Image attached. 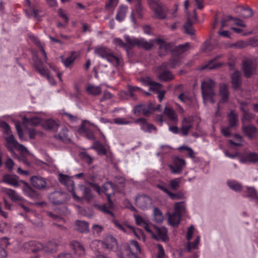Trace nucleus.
<instances>
[{"instance_id":"obj_19","label":"nucleus","mask_w":258,"mask_h":258,"mask_svg":"<svg viewBox=\"0 0 258 258\" xmlns=\"http://www.w3.org/2000/svg\"><path fill=\"white\" fill-rule=\"evenodd\" d=\"M136 223L138 225L143 226L147 232L153 234V231L150 229L149 225V219L147 217H143L138 214H134Z\"/></svg>"},{"instance_id":"obj_31","label":"nucleus","mask_w":258,"mask_h":258,"mask_svg":"<svg viewBox=\"0 0 258 258\" xmlns=\"http://www.w3.org/2000/svg\"><path fill=\"white\" fill-rule=\"evenodd\" d=\"M43 120L37 116H34L30 118H27L24 117L23 119V122L25 125L37 126L41 125L42 126Z\"/></svg>"},{"instance_id":"obj_48","label":"nucleus","mask_w":258,"mask_h":258,"mask_svg":"<svg viewBox=\"0 0 258 258\" xmlns=\"http://www.w3.org/2000/svg\"><path fill=\"white\" fill-rule=\"evenodd\" d=\"M185 203L183 202H178L175 204L174 206V211L178 215L182 216L185 213Z\"/></svg>"},{"instance_id":"obj_16","label":"nucleus","mask_w":258,"mask_h":258,"mask_svg":"<svg viewBox=\"0 0 258 258\" xmlns=\"http://www.w3.org/2000/svg\"><path fill=\"white\" fill-rule=\"evenodd\" d=\"M113 224L118 229L126 233H134L137 235L136 231L134 227L130 225L127 223H122L118 220H114L112 221Z\"/></svg>"},{"instance_id":"obj_3","label":"nucleus","mask_w":258,"mask_h":258,"mask_svg":"<svg viewBox=\"0 0 258 258\" xmlns=\"http://www.w3.org/2000/svg\"><path fill=\"white\" fill-rule=\"evenodd\" d=\"M96 126L88 120H84L82 121L80 127L79 128V132L90 140H94L95 139L94 132Z\"/></svg>"},{"instance_id":"obj_20","label":"nucleus","mask_w":258,"mask_h":258,"mask_svg":"<svg viewBox=\"0 0 258 258\" xmlns=\"http://www.w3.org/2000/svg\"><path fill=\"white\" fill-rule=\"evenodd\" d=\"M23 247L26 249L29 252H35L39 251L41 249H44V250L48 252H50V250H47L43 247L40 243L36 242L35 241H29L24 243Z\"/></svg>"},{"instance_id":"obj_9","label":"nucleus","mask_w":258,"mask_h":258,"mask_svg":"<svg viewBox=\"0 0 258 258\" xmlns=\"http://www.w3.org/2000/svg\"><path fill=\"white\" fill-rule=\"evenodd\" d=\"M96 190L99 194H100L101 192L105 193L109 201L110 200V196L114 194L116 190L115 186L111 181L105 182L102 188L96 185Z\"/></svg>"},{"instance_id":"obj_24","label":"nucleus","mask_w":258,"mask_h":258,"mask_svg":"<svg viewBox=\"0 0 258 258\" xmlns=\"http://www.w3.org/2000/svg\"><path fill=\"white\" fill-rule=\"evenodd\" d=\"M1 191L8 195L11 199L14 202L22 201L23 200V198L19 195L14 190L5 187H1Z\"/></svg>"},{"instance_id":"obj_54","label":"nucleus","mask_w":258,"mask_h":258,"mask_svg":"<svg viewBox=\"0 0 258 258\" xmlns=\"http://www.w3.org/2000/svg\"><path fill=\"white\" fill-rule=\"evenodd\" d=\"M227 184L231 189L235 191H240L242 187L241 184L235 180L227 181Z\"/></svg>"},{"instance_id":"obj_40","label":"nucleus","mask_w":258,"mask_h":258,"mask_svg":"<svg viewBox=\"0 0 258 258\" xmlns=\"http://www.w3.org/2000/svg\"><path fill=\"white\" fill-rule=\"evenodd\" d=\"M134 113H150L151 111H155L154 109L151 108L148 104H141L137 106L134 108Z\"/></svg>"},{"instance_id":"obj_8","label":"nucleus","mask_w":258,"mask_h":258,"mask_svg":"<svg viewBox=\"0 0 258 258\" xmlns=\"http://www.w3.org/2000/svg\"><path fill=\"white\" fill-rule=\"evenodd\" d=\"M167 66L166 63H163L158 67L155 70L160 80L167 81L171 80L174 78V75L170 72L167 70Z\"/></svg>"},{"instance_id":"obj_44","label":"nucleus","mask_w":258,"mask_h":258,"mask_svg":"<svg viewBox=\"0 0 258 258\" xmlns=\"http://www.w3.org/2000/svg\"><path fill=\"white\" fill-rule=\"evenodd\" d=\"M181 216L174 212V213L170 215L168 218V222L170 225L172 226H176L179 223L180 217Z\"/></svg>"},{"instance_id":"obj_60","label":"nucleus","mask_w":258,"mask_h":258,"mask_svg":"<svg viewBox=\"0 0 258 258\" xmlns=\"http://www.w3.org/2000/svg\"><path fill=\"white\" fill-rule=\"evenodd\" d=\"M84 195L82 198H80L81 201L82 199L86 200L88 202L90 201L92 198V195L91 193V190L87 187H84L83 189Z\"/></svg>"},{"instance_id":"obj_39","label":"nucleus","mask_w":258,"mask_h":258,"mask_svg":"<svg viewBox=\"0 0 258 258\" xmlns=\"http://www.w3.org/2000/svg\"><path fill=\"white\" fill-rule=\"evenodd\" d=\"M127 7L125 6H120L116 15V19L119 22H121L124 20L127 12Z\"/></svg>"},{"instance_id":"obj_64","label":"nucleus","mask_w":258,"mask_h":258,"mask_svg":"<svg viewBox=\"0 0 258 258\" xmlns=\"http://www.w3.org/2000/svg\"><path fill=\"white\" fill-rule=\"evenodd\" d=\"M43 133L40 131H37L35 129L32 128L29 130V136L30 139H35L37 136L42 137Z\"/></svg>"},{"instance_id":"obj_12","label":"nucleus","mask_w":258,"mask_h":258,"mask_svg":"<svg viewBox=\"0 0 258 258\" xmlns=\"http://www.w3.org/2000/svg\"><path fill=\"white\" fill-rule=\"evenodd\" d=\"M125 251L128 254L126 258H131V256L137 258V254L141 252V248L137 241L132 240L125 249ZM121 258L123 257H121Z\"/></svg>"},{"instance_id":"obj_33","label":"nucleus","mask_w":258,"mask_h":258,"mask_svg":"<svg viewBox=\"0 0 258 258\" xmlns=\"http://www.w3.org/2000/svg\"><path fill=\"white\" fill-rule=\"evenodd\" d=\"M72 248L74 252L79 256H82L85 253V250L82 245L78 241H73L71 243Z\"/></svg>"},{"instance_id":"obj_51","label":"nucleus","mask_w":258,"mask_h":258,"mask_svg":"<svg viewBox=\"0 0 258 258\" xmlns=\"http://www.w3.org/2000/svg\"><path fill=\"white\" fill-rule=\"evenodd\" d=\"M86 91L88 93L94 95H98L101 92L99 86H95L92 85H89L86 88Z\"/></svg>"},{"instance_id":"obj_13","label":"nucleus","mask_w":258,"mask_h":258,"mask_svg":"<svg viewBox=\"0 0 258 258\" xmlns=\"http://www.w3.org/2000/svg\"><path fill=\"white\" fill-rule=\"evenodd\" d=\"M228 119L229 126L221 128L222 134L226 137L230 136V128L234 127L237 125L238 117L237 114H229Z\"/></svg>"},{"instance_id":"obj_53","label":"nucleus","mask_w":258,"mask_h":258,"mask_svg":"<svg viewBox=\"0 0 258 258\" xmlns=\"http://www.w3.org/2000/svg\"><path fill=\"white\" fill-rule=\"evenodd\" d=\"M181 178H176L171 180L169 182V187L173 190H177L180 187Z\"/></svg>"},{"instance_id":"obj_28","label":"nucleus","mask_w":258,"mask_h":258,"mask_svg":"<svg viewBox=\"0 0 258 258\" xmlns=\"http://www.w3.org/2000/svg\"><path fill=\"white\" fill-rule=\"evenodd\" d=\"M242 131L244 134L250 139L255 138L257 134V130L252 125L243 126Z\"/></svg>"},{"instance_id":"obj_10","label":"nucleus","mask_w":258,"mask_h":258,"mask_svg":"<svg viewBox=\"0 0 258 258\" xmlns=\"http://www.w3.org/2000/svg\"><path fill=\"white\" fill-rule=\"evenodd\" d=\"M137 206L142 210H147L151 208L152 199L147 195H140L136 199Z\"/></svg>"},{"instance_id":"obj_27","label":"nucleus","mask_w":258,"mask_h":258,"mask_svg":"<svg viewBox=\"0 0 258 258\" xmlns=\"http://www.w3.org/2000/svg\"><path fill=\"white\" fill-rule=\"evenodd\" d=\"M136 123L141 125V128L145 132L150 133L153 130H156V127L152 124L146 122V120L144 118H140L135 121Z\"/></svg>"},{"instance_id":"obj_57","label":"nucleus","mask_w":258,"mask_h":258,"mask_svg":"<svg viewBox=\"0 0 258 258\" xmlns=\"http://www.w3.org/2000/svg\"><path fill=\"white\" fill-rule=\"evenodd\" d=\"M242 137L238 134H235L234 135V140H229L228 142L230 145L236 146H241L242 145Z\"/></svg>"},{"instance_id":"obj_36","label":"nucleus","mask_w":258,"mask_h":258,"mask_svg":"<svg viewBox=\"0 0 258 258\" xmlns=\"http://www.w3.org/2000/svg\"><path fill=\"white\" fill-rule=\"evenodd\" d=\"M192 119L190 118H184L183 120L182 128L181 133L183 135H187L189 130L192 127V125L191 124Z\"/></svg>"},{"instance_id":"obj_11","label":"nucleus","mask_w":258,"mask_h":258,"mask_svg":"<svg viewBox=\"0 0 258 258\" xmlns=\"http://www.w3.org/2000/svg\"><path fill=\"white\" fill-rule=\"evenodd\" d=\"M49 199L51 203L56 205L63 204L69 200L68 195L60 191H55L51 194Z\"/></svg>"},{"instance_id":"obj_38","label":"nucleus","mask_w":258,"mask_h":258,"mask_svg":"<svg viewBox=\"0 0 258 258\" xmlns=\"http://www.w3.org/2000/svg\"><path fill=\"white\" fill-rule=\"evenodd\" d=\"M35 66L36 69L38 70L39 73L41 74V75L46 77L50 84H55V82L53 77H52L51 76L49 75L47 70L40 68L36 62L35 63Z\"/></svg>"},{"instance_id":"obj_2","label":"nucleus","mask_w":258,"mask_h":258,"mask_svg":"<svg viewBox=\"0 0 258 258\" xmlns=\"http://www.w3.org/2000/svg\"><path fill=\"white\" fill-rule=\"evenodd\" d=\"M94 53L96 55L106 59L108 62L115 67L122 66V59L120 56H116L109 48L100 46L95 48Z\"/></svg>"},{"instance_id":"obj_4","label":"nucleus","mask_w":258,"mask_h":258,"mask_svg":"<svg viewBox=\"0 0 258 258\" xmlns=\"http://www.w3.org/2000/svg\"><path fill=\"white\" fill-rule=\"evenodd\" d=\"M59 180L62 184H64L67 187L68 190L72 194V196L74 200L76 202H80L81 199L75 192V184L72 179L67 175L60 174H59Z\"/></svg>"},{"instance_id":"obj_49","label":"nucleus","mask_w":258,"mask_h":258,"mask_svg":"<svg viewBox=\"0 0 258 258\" xmlns=\"http://www.w3.org/2000/svg\"><path fill=\"white\" fill-rule=\"evenodd\" d=\"M30 39L36 45L40 46V52L43 55L44 59L46 60L47 59L46 53L43 48L42 46L41 45V43L39 40L34 35H29Z\"/></svg>"},{"instance_id":"obj_61","label":"nucleus","mask_w":258,"mask_h":258,"mask_svg":"<svg viewBox=\"0 0 258 258\" xmlns=\"http://www.w3.org/2000/svg\"><path fill=\"white\" fill-rule=\"evenodd\" d=\"M168 196L172 200H174L183 199L184 198V195L181 191H179L175 194L172 193L171 191H170V192H169Z\"/></svg>"},{"instance_id":"obj_56","label":"nucleus","mask_w":258,"mask_h":258,"mask_svg":"<svg viewBox=\"0 0 258 258\" xmlns=\"http://www.w3.org/2000/svg\"><path fill=\"white\" fill-rule=\"evenodd\" d=\"M76 59V55L74 54H71L70 56L63 58L62 63L66 67H70Z\"/></svg>"},{"instance_id":"obj_32","label":"nucleus","mask_w":258,"mask_h":258,"mask_svg":"<svg viewBox=\"0 0 258 258\" xmlns=\"http://www.w3.org/2000/svg\"><path fill=\"white\" fill-rule=\"evenodd\" d=\"M75 228L81 233H86L89 231V225L84 221L77 220L75 223Z\"/></svg>"},{"instance_id":"obj_17","label":"nucleus","mask_w":258,"mask_h":258,"mask_svg":"<svg viewBox=\"0 0 258 258\" xmlns=\"http://www.w3.org/2000/svg\"><path fill=\"white\" fill-rule=\"evenodd\" d=\"M194 228L192 226H191L187 230L186 239L188 241L187 242V250L188 251H191L192 249H197L198 248V244L199 243L200 237L197 236L195 241L193 243L189 242L191 239L192 234L194 233Z\"/></svg>"},{"instance_id":"obj_26","label":"nucleus","mask_w":258,"mask_h":258,"mask_svg":"<svg viewBox=\"0 0 258 258\" xmlns=\"http://www.w3.org/2000/svg\"><path fill=\"white\" fill-rule=\"evenodd\" d=\"M58 126V122L52 119L43 120L42 123V127L47 130L55 131L57 130Z\"/></svg>"},{"instance_id":"obj_43","label":"nucleus","mask_w":258,"mask_h":258,"mask_svg":"<svg viewBox=\"0 0 258 258\" xmlns=\"http://www.w3.org/2000/svg\"><path fill=\"white\" fill-rule=\"evenodd\" d=\"M154 221L158 223H162L164 220V216L161 211L158 208L153 209Z\"/></svg>"},{"instance_id":"obj_47","label":"nucleus","mask_w":258,"mask_h":258,"mask_svg":"<svg viewBox=\"0 0 258 258\" xmlns=\"http://www.w3.org/2000/svg\"><path fill=\"white\" fill-rule=\"evenodd\" d=\"M246 196L255 202L258 203V195L256 194L255 189L252 187H247Z\"/></svg>"},{"instance_id":"obj_6","label":"nucleus","mask_w":258,"mask_h":258,"mask_svg":"<svg viewBox=\"0 0 258 258\" xmlns=\"http://www.w3.org/2000/svg\"><path fill=\"white\" fill-rule=\"evenodd\" d=\"M5 139L6 141V146L10 151H13L14 149L21 151L27 150L26 148L24 146L19 144L11 133L6 135Z\"/></svg>"},{"instance_id":"obj_23","label":"nucleus","mask_w":258,"mask_h":258,"mask_svg":"<svg viewBox=\"0 0 258 258\" xmlns=\"http://www.w3.org/2000/svg\"><path fill=\"white\" fill-rule=\"evenodd\" d=\"M142 82L145 85L149 86L150 90L155 92H159L161 90L162 85L158 83L151 81L149 77L143 79Z\"/></svg>"},{"instance_id":"obj_63","label":"nucleus","mask_w":258,"mask_h":258,"mask_svg":"<svg viewBox=\"0 0 258 258\" xmlns=\"http://www.w3.org/2000/svg\"><path fill=\"white\" fill-rule=\"evenodd\" d=\"M0 127L3 129V132L6 135H9L11 133L10 126L7 122L1 121Z\"/></svg>"},{"instance_id":"obj_15","label":"nucleus","mask_w":258,"mask_h":258,"mask_svg":"<svg viewBox=\"0 0 258 258\" xmlns=\"http://www.w3.org/2000/svg\"><path fill=\"white\" fill-rule=\"evenodd\" d=\"M155 43L159 46V55H165L168 52L172 50L173 44L171 43H167L162 39L159 38L155 39Z\"/></svg>"},{"instance_id":"obj_30","label":"nucleus","mask_w":258,"mask_h":258,"mask_svg":"<svg viewBox=\"0 0 258 258\" xmlns=\"http://www.w3.org/2000/svg\"><path fill=\"white\" fill-rule=\"evenodd\" d=\"M3 181L15 187H18L20 185L18 177L15 175H6L4 176Z\"/></svg>"},{"instance_id":"obj_25","label":"nucleus","mask_w":258,"mask_h":258,"mask_svg":"<svg viewBox=\"0 0 258 258\" xmlns=\"http://www.w3.org/2000/svg\"><path fill=\"white\" fill-rule=\"evenodd\" d=\"M241 163H245L248 162L256 163L258 162V154L251 153L245 154L241 156L239 158Z\"/></svg>"},{"instance_id":"obj_46","label":"nucleus","mask_w":258,"mask_h":258,"mask_svg":"<svg viewBox=\"0 0 258 258\" xmlns=\"http://www.w3.org/2000/svg\"><path fill=\"white\" fill-rule=\"evenodd\" d=\"M174 108L173 106H171L170 104H167L165 105L164 108V113H175L176 111H182L183 109L181 107V106L178 104H174Z\"/></svg>"},{"instance_id":"obj_62","label":"nucleus","mask_w":258,"mask_h":258,"mask_svg":"<svg viewBox=\"0 0 258 258\" xmlns=\"http://www.w3.org/2000/svg\"><path fill=\"white\" fill-rule=\"evenodd\" d=\"M180 64V60L179 57L173 58L171 59L168 66L171 68H175Z\"/></svg>"},{"instance_id":"obj_37","label":"nucleus","mask_w":258,"mask_h":258,"mask_svg":"<svg viewBox=\"0 0 258 258\" xmlns=\"http://www.w3.org/2000/svg\"><path fill=\"white\" fill-rule=\"evenodd\" d=\"M124 38L126 42L125 44H126V50L127 49H131L136 45H138L139 39L133 37H130L127 35L124 36Z\"/></svg>"},{"instance_id":"obj_42","label":"nucleus","mask_w":258,"mask_h":258,"mask_svg":"<svg viewBox=\"0 0 258 258\" xmlns=\"http://www.w3.org/2000/svg\"><path fill=\"white\" fill-rule=\"evenodd\" d=\"M240 73L238 71H235L231 75V81L233 87L237 88L240 84Z\"/></svg>"},{"instance_id":"obj_1","label":"nucleus","mask_w":258,"mask_h":258,"mask_svg":"<svg viewBox=\"0 0 258 258\" xmlns=\"http://www.w3.org/2000/svg\"><path fill=\"white\" fill-rule=\"evenodd\" d=\"M216 83L212 79H207L201 83V90L203 103L205 105L213 104L217 101V94L215 91Z\"/></svg>"},{"instance_id":"obj_21","label":"nucleus","mask_w":258,"mask_h":258,"mask_svg":"<svg viewBox=\"0 0 258 258\" xmlns=\"http://www.w3.org/2000/svg\"><path fill=\"white\" fill-rule=\"evenodd\" d=\"M156 234L153 231V234H151L153 237L157 239H161L165 241L167 239V229L165 227H155Z\"/></svg>"},{"instance_id":"obj_7","label":"nucleus","mask_w":258,"mask_h":258,"mask_svg":"<svg viewBox=\"0 0 258 258\" xmlns=\"http://www.w3.org/2000/svg\"><path fill=\"white\" fill-rule=\"evenodd\" d=\"M168 167L174 174L181 173L186 166V162L184 159L179 157H174L172 164H168Z\"/></svg>"},{"instance_id":"obj_22","label":"nucleus","mask_w":258,"mask_h":258,"mask_svg":"<svg viewBox=\"0 0 258 258\" xmlns=\"http://www.w3.org/2000/svg\"><path fill=\"white\" fill-rule=\"evenodd\" d=\"M32 185L36 188L43 189L46 186L45 179L40 176H34L31 178Z\"/></svg>"},{"instance_id":"obj_58","label":"nucleus","mask_w":258,"mask_h":258,"mask_svg":"<svg viewBox=\"0 0 258 258\" xmlns=\"http://www.w3.org/2000/svg\"><path fill=\"white\" fill-rule=\"evenodd\" d=\"M171 147L169 145H161L159 148V151L156 153L157 156H162L164 154H168L170 152Z\"/></svg>"},{"instance_id":"obj_41","label":"nucleus","mask_w":258,"mask_h":258,"mask_svg":"<svg viewBox=\"0 0 258 258\" xmlns=\"http://www.w3.org/2000/svg\"><path fill=\"white\" fill-rule=\"evenodd\" d=\"M178 98L181 102L186 105H189L194 100V99L192 98L187 92L180 94L178 96Z\"/></svg>"},{"instance_id":"obj_50","label":"nucleus","mask_w":258,"mask_h":258,"mask_svg":"<svg viewBox=\"0 0 258 258\" xmlns=\"http://www.w3.org/2000/svg\"><path fill=\"white\" fill-rule=\"evenodd\" d=\"M24 194L33 199H37L39 197L38 193L29 186L24 189Z\"/></svg>"},{"instance_id":"obj_45","label":"nucleus","mask_w":258,"mask_h":258,"mask_svg":"<svg viewBox=\"0 0 258 258\" xmlns=\"http://www.w3.org/2000/svg\"><path fill=\"white\" fill-rule=\"evenodd\" d=\"M142 10H143V7L141 6V2L136 3L135 10L132 11V14L131 15V21L134 23H136V20H135V17L134 16V13H136L139 16V17H141Z\"/></svg>"},{"instance_id":"obj_55","label":"nucleus","mask_w":258,"mask_h":258,"mask_svg":"<svg viewBox=\"0 0 258 258\" xmlns=\"http://www.w3.org/2000/svg\"><path fill=\"white\" fill-rule=\"evenodd\" d=\"M25 5L29 7V9L26 10V13L27 16L29 17H36L37 15V11L31 7L30 1L26 0Z\"/></svg>"},{"instance_id":"obj_59","label":"nucleus","mask_w":258,"mask_h":258,"mask_svg":"<svg viewBox=\"0 0 258 258\" xmlns=\"http://www.w3.org/2000/svg\"><path fill=\"white\" fill-rule=\"evenodd\" d=\"M219 67L218 63L215 62V60L212 59L207 64L203 66L201 68L202 70L208 69V70H212L216 69Z\"/></svg>"},{"instance_id":"obj_29","label":"nucleus","mask_w":258,"mask_h":258,"mask_svg":"<svg viewBox=\"0 0 258 258\" xmlns=\"http://www.w3.org/2000/svg\"><path fill=\"white\" fill-rule=\"evenodd\" d=\"M102 243L105 245V247L107 249H113L117 247L116 240L115 238L111 235L107 236Z\"/></svg>"},{"instance_id":"obj_18","label":"nucleus","mask_w":258,"mask_h":258,"mask_svg":"<svg viewBox=\"0 0 258 258\" xmlns=\"http://www.w3.org/2000/svg\"><path fill=\"white\" fill-rule=\"evenodd\" d=\"M257 66L251 60H247L243 61L242 65L243 71L246 77H250L256 69Z\"/></svg>"},{"instance_id":"obj_14","label":"nucleus","mask_w":258,"mask_h":258,"mask_svg":"<svg viewBox=\"0 0 258 258\" xmlns=\"http://www.w3.org/2000/svg\"><path fill=\"white\" fill-rule=\"evenodd\" d=\"M218 95L220 98L218 102L217 106L219 108L220 104L226 103L228 101L229 92L226 84L223 83L219 85Z\"/></svg>"},{"instance_id":"obj_5","label":"nucleus","mask_w":258,"mask_h":258,"mask_svg":"<svg viewBox=\"0 0 258 258\" xmlns=\"http://www.w3.org/2000/svg\"><path fill=\"white\" fill-rule=\"evenodd\" d=\"M148 3L156 18L160 19L166 18V14L164 11L162 3L159 0H148Z\"/></svg>"},{"instance_id":"obj_35","label":"nucleus","mask_w":258,"mask_h":258,"mask_svg":"<svg viewBox=\"0 0 258 258\" xmlns=\"http://www.w3.org/2000/svg\"><path fill=\"white\" fill-rule=\"evenodd\" d=\"M189 47V44L185 43L183 44L179 45L173 50L172 53L174 55L179 56L187 51Z\"/></svg>"},{"instance_id":"obj_34","label":"nucleus","mask_w":258,"mask_h":258,"mask_svg":"<svg viewBox=\"0 0 258 258\" xmlns=\"http://www.w3.org/2000/svg\"><path fill=\"white\" fill-rule=\"evenodd\" d=\"M155 42V40H151L149 41H147L144 39L140 38L139 39L138 46L139 47L148 50L153 47Z\"/></svg>"},{"instance_id":"obj_52","label":"nucleus","mask_w":258,"mask_h":258,"mask_svg":"<svg viewBox=\"0 0 258 258\" xmlns=\"http://www.w3.org/2000/svg\"><path fill=\"white\" fill-rule=\"evenodd\" d=\"M191 20V18H188L184 26V28L186 33L192 35L195 34V30L192 26Z\"/></svg>"}]
</instances>
